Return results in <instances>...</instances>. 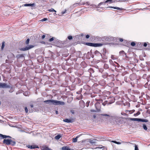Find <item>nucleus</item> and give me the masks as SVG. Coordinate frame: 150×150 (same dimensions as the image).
Wrapping results in <instances>:
<instances>
[{
  "mask_svg": "<svg viewBox=\"0 0 150 150\" xmlns=\"http://www.w3.org/2000/svg\"><path fill=\"white\" fill-rule=\"evenodd\" d=\"M3 143L7 145H11L12 146L15 145L16 142L11 139H4L3 141Z\"/></svg>",
  "mask_w": 150,
  "mask_h": 150,
  "instance_id": "1",
  "label": "nucleus"
},
{
  "mask_svg": "<svg viewBox=\"0 0 150 150\" xmlns=\"http://www.w3.org/2000/svg\"><path fill=\"white\" fill-rule=\"evenodd\" d=\"M91 38L92 40L94 42L102 41V37H101L98 36H92Z\"/></svg>",
  "mask_w": 150,
  "mask_h": 150,
  "instance_id": "2",
  "label": "nucleus"
},
{
  "mask_svg": "<svg viewBox=\"0 0 150 150\" xmlns=\"http://www.w3.org/2000/svg\"><path fill=\"white\" fill-rule=\"evenodd\" d=\"M65 103L64 102L60 101L53 100V105H65Z\"/></svg>",
  "mask_w": 150,
  "mask_h": 150,
  "instance_id": "3",
  "label": "nucleus"
},
{
  "mask_svg": "<svg viewBox=\"0 0 150 150\" xmlns=\"http://www.w3.org/2000/svg\"><path fill=\"white\" fill-rule=\"evenodd\" d=\"M11 87V86L9 85H7L5 83H0V88H10Z\"/></svg>",
  "mask_w": 150,
  "mask_h": 150,
  "instance_id": "4",
  "label": "nucleus"
},
{
  "mask_svg": "<svg viewBox=\"0 0 150 150\" xmlns=\"http://www.w3.org/2000/svg\"><path fill=\"white\" fill-rule=\"evenodd\" d=\"M33 47V45H30L25 47L22 48L20 49V50L22 51L27 50Z\"/></svg>",
  "mask_w": 150,
  "mask_h": 150,
  "instance_id": "5",
  "label": "nucleus"
},
{
  "mask_svg": "<svg viewBox=\"0 0 150 150\" xmlns=\"http://www.w3.org/2000/svg\"><path fill=\"white\" fill-rule=\"evenodd\" d=\"M54 100H48L44 101V102L50 105H53Z\"/></svg>",
  "mask_w": 150,
  "mask_h": 150,
  "instance_id": "6",
  "label": "nucleus"
},
{
  "mask_svg": "<svg viewBox=\"0 0 150 150\" xmlns=\"http://www.w3.org/2000/svg\"><path fill=\"white\" fill-rule=\"evenodd\" d=\"M85 3H81V2H79V3H76L73 5V7H75L76 6H81L82 5H84L85 4Z\"/></svg>",
  "mask_w": 150,
  "mask_h": 150,
  "instance_id": "7",
  "label": "nucleus"
},
{
  "mask_svg": "<svg viewBox=\"0 0 150 150\" xmlns=\"http://www.w3.org/2000/svg\"><path fill=\"white\" fill-rule=\"evenodd\" d=\"M102 41L103 42H105V41H108V37L105 36L102 37Z\"/></svg>",
  "mask_w": 150,
  "mask_h": 150,
  "instance_id": "8",
  "label": "nucleus"
},
{
  "mask_svg": "<svg viewBox=\"0 0 150 150\" xmlns=\"http://www.w3.org/2000/svg\"><path fill=\"white\" fill-rule=\"evenodd\" d=\"M63 121L64 122L67 123H72L73 122V120L69 119H64Z\"/></svg>",
  "mask_w": 150,
  "mask_h": 150,
  "instance_id": "9",
  "label": "nucleus"
},
{
  "mask_svg": "<svg viewBox=\"0 0 150 150\" xmlns=\"http://www.w3.org/2000/svg\"><path fill=\"white\" fill-rule=\"evenodd\" d=\"M35 5V4L33 3L32 4H26L23 5V6H33Z\"/></svg>",
  "mask_w": 150,
  "mask_h": 150,
  "instance_id": "10",
  "label": "nucleus"
},
{
  "mask_svg": "<svg viewBox=\"0 0 150 150\" xmlns=\"http://www.w3.org/2000/svg\"><path fill=\"white\" fill-rule=\"evenodd\" d=\"M7 57L8 59L11 58L14 59V58L15 57V56L14 55L13 53H10L8 54V55Z\"/></svg>",
  "mask_w": 150,
  "mask_h": 150,
  "instance_id": "11",
  "label": "nucleus"
},
{
  "mask_svg": "<svg viewBox=\"0 0 150 150\" xmlns=\"http://www.w3.org/2000/svg\"><path fill=\"white\" fill-rule=\"evenodd\" d=\"M28 147L30 149H34L35 148H38V147L37 146L35 145H29L28 146Z\"/></svg>",
  "mask_w": 150,
  "mask_h": 150,
  "instance_id": "12",
  "label": "nucleus"
},
{
  "mask_svg": "<svg viewBox=\"0 0 150 150\" xmlns=\"http://www.w3.org/2000/svg\"><path fill=\"white\" fill-rule=\"evenodd\" d=\"M86 44L88 46L94 47L95 43L90 42H86Z\"/></svg>",
  "mask_w": 150,
  "mask_h": 150,
  "instance_id": "13",
  "label": "nucleus"
},
{
  "mask_svg": "<svg viewBox=\"0 0 150 150\" xmlns=\"http://www.w3.org/2000/svg\"><path fill=\"white\" fill-rule=\"evenodd\" d=\"M129 119H130V120L131 121H137L139 122L140 118H130Z\"/></svg>",
  "mask_w": 150,
  "mask_h": 150,
  "instance_id": "14",
  "label": "nucleus"
},
{
  "mask_svg": "<svg viewBox=\"0 0 150 150\" xmlns=\"http://www.w3.org/2000/svg\"><path fill=\"white\" fill-rule=\"evenodd\" d=\"M89 142L92 145L95 144L96 143L95 140H92L89 141Z\"/></svg>",
  "mask_w": 150,
  "mask_h": 150,
  "instance_id": "15",
  "label": "nucleus"
},
{
  "mask_svg": "<svg viewBox=\"0 0 150 150\" xmlns=\"http://www.w3.org/2000/svg\"><path fill=\"white\" fill-rule=\"evenodd\" d=\"M107 2H105V1L104 2H101L100 3H99L97 6L95 5H94V7H95L96 8L98 7L99 6H100L101 4L105 5L106 3Z\"/></svg>",
  "mask_w": 150,
  "mask_h": 150,
  "instance_id": "16",
  "label": "nucleus"
},
{
  "mask_svg": "<svg viewBox=\"0 0 150 150\" xmlns=\"http://www.w3.org/2000/svg\"><path fill=\"white\" fill-rule=\"evenodd\" d=\"M113 8L115 9H117V10H121L122 9V8H119L118 7H113V6H109V7H107V8Z\"/></svg>",
  "mask_w": 150,
  "mask_h": 150,
  "instance_id": "17",
  "label": "nucleus"
},
{
  "mask_svg": "<svg viewBox=\"0 0 150 150\" xmlns=\"http://www.w3.org/2000/svg\"><path fill=\"white\" fill-rule=\"evenodd\" d=\"M103 43H95L94 47H101L103 45Z\"/></svg>",
  "mask_w": 150,
  "mask_h": 150,
  "instance_id": "18",
  "label": "nucleus"
},
{
  "mask_svg": "<svg viewBox=\"0 0 150 150\" xmlns=\"http://www.w3.org/2000/svg\"><path fill=\"white\" fill-rule=\"evenodd\" d=\"M62 150H70V149L67 146H64L62 147Z\"/></svg>",
  "mask_w": 150,
  "mask_h": 150,
  "instance_id": "19",
  "label": "nucleus"
},
{
  "mask_svg": "<svg viewBox=\"0 0 150 150\" xmlns=\"http://www.w3.org/2000/svg\"><path fill=\"white\" fill-rule=\"evenodd\" d=\"M105 2H109V4H111L112 3L115 2V1L114 0H107L105 1Z\"/></svg>",
  "mask_w": 150,
  "mask_h": 150,
  "instance_id": "20",
  "label": "nucleus"
},
{
  "mask_svg": "<svg viewBox=\"0 0 150 150\" xmlns=\"http://www.w3.org/2000/svg\"><path fill=\"white\" fill-rule=\"evenodd\" d=\"M108 42H110L111 41L114 40H115V38H113L112 37L108 36Z\"/></svg>",
  "mask_w": 150,
  "mask_h": 150,
  "instance_id": "21",
  "label": "nucleus"
},
{
  "mask_svg": "<svg viewBox=\"0 0 150 150\" xmlns=\"http://www.w3.org/2000/svg\"><path fill=\"white\" fill-rule=\"evenodd\" d=\"M139 122H147L148 120L147 119H141L140 118Z\"/></svg>",
  "mask_w": 150,
  "mask_h": 150,
  "instance_id": "22",
  "label": "nucleus"
},
{
  "mask_svg": "<svg viewBox=\"0 0 150 150\" xmlns=\"http://www.w3.org/2000/svg\"><path fill=\"white\" fill-rule=\"evenodd\" d=\"M142 127L143 129L145 130H146L147 129V128L146 125L143 124L142 125Z\"/></svg>",
  "mask_w": 150,
  "mask_h": 150,
  "instance_id": "23",
  "label": "nucleus"
},
{
  "mask_svg": "<svg viewBox=\"0 0 150 150\" xmlns=\"http://www.w3.org/2000/svg\"><path fill=\"white\" fill-rule=\"evenodd\" d=\"M78 138V137H76L75 138H74L73 139L72 141L74 142H76L77 141V139Z\"/></svg>",
  "mask_w": 150,
  "mask_h": 150,
  "instance_id": "24",
  "label": "nucleus"
},
{
  "mask_svg": "<svg viewBox=\"0 0 150 150\" xmlns=\"http://www.w3.org/2000/svg\"><path fill=\"white\" fill-rule=\"evenodd\" d=\"M61 137V136L60 135H58L55 137V138L56 139L58 140Z\"/></svg>",
  "mask_w": 150,
  "mask_h": 150,
  "instance_id": "25",
  "label": "nucleus"
},
{
  "mask_svg": "<svg viewBox=\"0 0 150 150\" xmlns=\"http://www.w3.org/2000/svg\"><path fill=\"white\" fill-rule=\"evenodd\" d=\"M0 136L2 137L3 139L7 138V135H3L1 134H0Z\"/></svg>",
  "mask_w": 150,
  "mask_h": 150,
  "instance_id": "26",
  "label": "nucleus"
},
{
  "mask_svg": "<svg viewBox=\"0 0 150 150\" xmlns=\"http://www.w3.org/2000/svg\"><path fill=\"white\" fill-rule=\"evenodd\" d=\"M109 67L108 65L107 64H105L104 66V68L105 69H108Z\"/></svg>",
  "mask_w": 150,
  "mask_h": 150,
  "instance_id": "27",
  "label": "nucleus"
},
{
  "mask_svg": "<svg viewBox=\"0 0 150 150\" xmlns=\"http://www.w3.org/2000/svg\"><path fill=\"white\" fill-rule=\"evenodd\" d=\"M103 147V146L102 145H99L98 147H97L95 148V149H102Z\"/></svg>",
  "mask_w": 150,
  "mask_h": 150,
  "instance_id": "28",
  "label": "nucleus"
},
{
  "mask_svg": "<svg viewBox=\"0 0 150 150\" xmlns=\"http://www.w3.org/2000/svg\"><path fill=\"white\" fill-rule=\"evenodd\" d=\"M140 114V112L139 111H138L137 113L134 114V115L135 116H136L139 115Z\"/></svg>",
  "mask_w": 150,
  "mask_h": 150,
  "instance_id": "29",
  "label": "nucleus"
},
{
  "mask_svg": "<svg viewBox=\"0 0 150 150\" xmlns=\"http://www.w3.org/2000/svg\"><path fill=\"white\" fill-rule=\"evenodd\" d=\"M48 11H54L55 12H56V11L53 8H51L50 9H49Z\"/></svg>",
  "mask_w": 150,
  "mask_h": 150,
  "instance_id": "30",
  "label": "nucleus"
},
{
  "mask_svg": "<svg viewBox=\"0 0 150 150\" xmlns=\"http://www.w3.org/2000/svg\"><path fill=\"white\" fill-rule=\"evenodd\" d=\"M101 115L103 116H108L110 117V115H109L106 114H101Z\"/></svg>",
  "mask_w": 150,
  "mask_h": 150,
  "instance_id": "31",
  "label": "nucleus"
},
{
  "mask_svg": "<svg viewBox=\"0 0 150 150\" xmlns=\"http://www.w3.org/2000/svg\"><path fill=\"white\" fill-rule=\"evenodd\" d=\"M24 57V56H23V54H20L18 55L17 56V57L18 58H20V57Z\"/></svg>",
  "mask_w": 150,
  "mask_h": 150,
  "instance_id": "32",
  "label": "nucleus"
},
{
  "mask_svg": "<svg viewBox=\"0 0 150 150\" xmlns=\"http://www.w3.org/2000/svg\"><path fill=\"white\" fill-rule=\"evenodd\" d=\"M100 105V104L98 103H96L95 105V106L96 109H97V110H98V109L97 106V105Z\"/></svg>",
  "mask_w": 150,
  "mask_h": 150,
  "instance_id": "33",
  "label": "nucleus"
},
{
  "mask_svg": "<svg viewBox=\"0 0 150 150\" xmlns=\"http://www.w3.org/2000/svg\"><path fill=\"white\" fill-rule=\"evenodd\" d=\"M5 45V42H3L2 43V46H1V49H3Z\"/></svg>",
  "mask_w": 150,
  "mask_h": 150,
  "instance_id": "34",
  "label": "nucleus"
},
{
  "mask_svg": "<svg viewBox=\"0 0 150 150\" xmlns=\"http://www.w3.org/2000/svg\"><path fill=\"white\" fill-rule=\"evenodd\" d=\"M29 40H30L29 38L27 39L25 42V44L27 45L29 43Z\"/></svg>",
  "mask_w": 150,
  "mask_h": 150,
  "instance_id": "35",
  "label": "nucleus"
},
{
  "mask_svg": "<svg viewBox=\"0 0 150 150\" xmlns=\"http://www.w3.org/2000/svg\"><path fill=\"white\" fill-rule=\"evenodd\" d=\"M135 150H139L137 145L135 144Z\"/></svg>",
  "mask_w": 150,
  "mask_h": 150,
  "instance_id": "36",
  "label": "nucleus"
},
{
  "mask_svg": "<svg viewBox=\"0 0 150 150\" xmlns=\"http://www.w3.org/2000/svg\"><path fill=\"white\" fill-rule=\"evenodd\" d=\"M111 58L112 59H116V58L115 57L114 55H111Z\"/></svg>",
  "mask_w": 150,
  "mask_h": 150,
  "instance_id": "37",
  "label": "nucleus"
},
{
  "mask_svg": "<svg viewBox=\"0 0 150 150\" xmlns=\"http://www.w3.org/2000/svg\"><path fill=\"white\" fill-rule=\"evenodd\" d=\"M135 45V43L134 42H132L131 43V45L132 46H134Z\"/></svg>",
  "mask_w": 150,
  "mask_h": 150,
  "instance_id": "38",
  "label": "nucleus"
},
{
  "mask_svg": "<svg viewBox=\"0 0 150 150\" xmlns=\"http://www.w3.org/2000/svg\"><path fill=\"white\" fill-rule=\"evenodd\" d=\"M68 38L69 40H71L72 39V37L71 36H69L68 37Z\"/></svg>",
  "mask_w": 150,
  "mask_h": 150,
  "instance_id": "39",
  "label": "nucleus"
},
{
  "mask_svg": "<svg viewBox=\"0 0 150 150\" xmlns=\"http://www.w3.org/2000/svg\"><path fill=\"white\" fill-rule=\"evenodd\" d=\"M54 38H54V37H52L51 38H50L49 40V41L50 42H52V41H53L54 40Z\"/></svg>",
  "mask_w": 150,
  "mask_h": 150,
  "instance_id": "40",
  "label": "nucleus"
},
{
  "mask_svg": "<svg viewBox=\"0 0 150 150\" xmlns=\"http://www.w3.org/2000/svg\"><path fill=\"white\" fill-rule=\"evenodd\" d=\"M121 114L122 115H124L125 116H127V115L126 113H124V112H122L121 113Z\"/></svg>",
  "mask_w": 150,
  "mask_h": 150,
  "instance_id": "41",
  "label": "nucleus"
},
{
  "mask_svg": "<svg viewBox=\"0 0 150 150\" xmlns=\"http://www.w3.org/2000/svg\"><path fill=\"white\" fill-rule=\"evenodd\" d=\"M115 2H122L124 0H115Z\"/></svg>",
  "mask_w": 150,
  "mask_h": 150,
  "instance_id": "42",
  "label": "nucleus"
},
{
  "mask_svg": "<svg viewBox=\"0 0 150 150\" xmlns=\"http://www.w3.org/2000/svg\"><path fill=\"white\" fill-rule=\"evenodd\" d=\"M47 20V18H44L42 19L41 21H46Z\"/></svg>",
  "mask_w": 150,
  "mask_h": 150,
  "instance_id": "43",
  "label": "nucleus"
},
{
  "mask_svg": "<svg viewBox=\"0 0 150 150\" xmlns=\"http://www.w3.org/2000/svg\"><path fill=\"white\" fill-rule=\"evenodd\" d=\"M25 111L26 113H27L28 112V109L27 107H25Z\"/></svg>",
  "mask_w": 150,
  "mask_h": 150,
  "instance_id": "44",
  "label": "nucleus"
},
{
  "mask_svg": "<svg viewBox=\"0 0 150 150\" xmlns=\"http://www.w3.org/2000/svg\"><path fill=\"white\" fill-rule=\"evenodd\" d=\"M125 112L126 113H128V112H129V114H130V112H132V111H131V110L129 111L128 110H126Z\"/></svg>",
  "mask_w": 150,
  "mask_h": 150,
  "instance_id": "45",
  "label": "nucleus"
},
{
  "mask_svg": "<svg viewBox=\"0 0 150 150\" xmlns=\"http://www.w3.org/2000/svg\"><path fill=\"white\" fill-rule=\"evenodd\" d=\"M108 103V102L107 101H105V102H104L103 103V104L104 105H105L107 103Z\"/></svg>",
  "mask_w": 150,
  "mask_h": 150,
  "instance_id": "46",
  "label": "nucleus"
},
{
  "mask_svg": "<svg viewBox=\"0 0 150 150\" xmlns=\"http://www.w3.org/2000/svg\"><path fill=\"white\" fill-rule=\"evenodd\" d=\"M90 37V36L88 35H87L86 36V38L87 39L88 38Z\"/></svg>",
  "mask_w": 150,
  "mask_h": 150,
  "instance_id": "47",
  "label": "nucleus"
},
{
  "mask_svg": "<svg viewBox=\"0 0 150 150\" xmlns=\"http://www.w3.org/2000/svg\"><path fill=\"white\" fill-rule=\"evenodd\" d=\"M131 111H132V112H130V114H132V113L134 112L135 111V110H131Z\"/></svg>",
  "mask_w": 150,
  "mask_h": 150,
  "instance_id": "48",
  "label": "nucleus"
},
{
  "mask_svg": "<svg viewBox=\"0 0 150 150\" xmlns=\"http://www.w3.org/2000/svg\"><path fill=\"white\" fill-rule=\"evenodd\" d=\"M116 144H121V142H117Z\"/></svg>",
  "mask_w": 150,
  "mask_h": 150,
  "instance_id": "49",
  "label": "nucleus"
},
{
  "mask_svg": "<svg viewBox=\"0 0 150 150\" xmlns=\"http://www.w3.org/2000/svg\"><path fill=\"white\" fill-rule=\"evenodd\" d=\"M147 45V44L146 43H144V47H146Z\"/></svg>",
  "mask_w": 150,
  "mask_h": 150,
  "instance_id": "50",
  "label": "nucleus"
},
{
  "mask_svg": "<svg viewBox=\"0 0 150 150\" xmlns=\"http://www.w3.org/2000/svg\"><path fill=\"white\" fill-rule=\"evenodd\" d=\"M45 35H43L42 36V39H43L44 38H45Z\"/></svg>",
  "mask_w": 150,
  "mask_h": 150,
  "instance_id": "51",
  "label": "nucleus"
},
{
  "mask_svg": "<svg viewBox=\"0 0 150 150\" xmlns=\"http://www.w3.org/2000/svg\"><path fill=\"white\" fill-rule=\"evenodd\" d=\"M109 62L111 64L112 62V61L110 59L109 60Z\"/></svg>",
  "mask_w": 150,
  "mask_h": 150,
  "instance_id": "52",
  "label": "nucleus"
},
{
  "mask_svg": "<svg viewBox=\"0 0 150 150\" xmlns=\"http://www.w3.org/2000/svg\"><path fill=\"white\" fill-rule=\"evenodd\" d=\"M112 142L116 144L117 142L115 141H112Z\"/></svg>",
  "mask_w": 150,
  "mask_h": 150,
  "instance_id": "53",
  "label": "nucleus"
},
{
  "mask_svg": "<svg viewBox=\"0 0 150 150\" xmlns=\"http://www.w3.org/2000/svg\"><path fill=\"white\" fill-rule=\"evenodd\" d=\"M122 143H130V142H124L123 141H122Z\"/></svg>",
  "mask_w": 150,
  "mask_h": 150,
  "instance_id": "54",
  "label": "nucleus"
},
{
  "mask_svg": "<svg viewBox=\"0 0 150 150\" xmlns=\"http://www.w3.org/2000/svg\"><path fill=\"white\" fill-rule=\"evenodd\" d=\"M120 42H122L123 41V39L122 38H120Z\"/></svg>",
  "mask_w": 150,
  "mask_h": 150,
  "instance_id": "55",
  "label": "nucleus"
},
{
  "mask_svg": "<svg viewBox=\"0 0 150 150\" xmlns=\"http://www.w3.org/2000/svg\"><path fill=\"white\" fill-rule=\"evenodd\" d=\"M93 118H94V119H95L96 118V116L95 115H94L93 116Z\"/></svg>",
  "mask_w": 150,
  "mask_h": 150,
  "instance_id": "56",
  "label": "nucleus"
},
{
  "mask_svg": "<svg viewBox=\"0 0 150 150\" xmlns=\"http://www.w3.org/2000/svg\"><path fill=\"white\" fill-rule=\"evenodd\" d=\"M91 112H96V111L95 110H91Z\"/></svg>",
  "mask_w": 150,
  "mask_h": 150,
  "instance_id": "57",
  "label": "nucleus"
},
{
  "mask_svg": "<svg viewBox=\"0 0 150 150\" xmlns=\"http://www.w3.org/2000/svg\"><path fill=\"white\" fill-rule=\"evenodd\" d=\"M7 138H11V137L9 136H7Z\"/></svg>",
  "mask_w": 150,
  "mask_h": 150,
  "instance_id": "58",
  "label": "nucleus"
},
{
  "mask_svg": "<svg viewBox=\"0 0 150 150\" xmlns=\"http://www.w3.org/2000/svg\"><path fill=\"white\" fill-rule=\"evenodd\" d=\"M30 107H31V108H33V105H30Z\"/></svg>",
  "mask_w": 150,
  "mask_h": 150,
  "instance_id": "59",
  "label": "nucleus"
},
{
  "mask_svg": "<svg viewBox=\"0 0 150 150\" xmlns=\"http://www.w3.org/2000/svg\"><path fill=\"white\" fill-rule=\"evenodd\" d=\"M55 112L56 114L57 115L58 114V111H57L56 110L55 111Z\"/></svg>",
  "mask_w": 150,
  "mask_h": 150,
  "instance_id": "60",
  "label": "nucleus"
},
{
  "mask_svg": "<svg viewBox=\"0 0 150 150\" xmlns=\"http://www.w3.org/2000/svg\"><path fill=\"white\" fill-rule=\"evenodd\" d=\"M113 102H111V103H110V102H108V104H111V103H113Z\"/></svg>",
  "mask_w": 150,
  "mask_h": 150,
  "instance_id": "61",
  "label": "nucleus"
},
{
  "mask_svg": "<svg viewBox=\"0 0 150 150\" xmlns=\"http://www.w3.org/2000/svg\"><path fill=\"white\" fill-rule=\"evenodd\" d=\"M65 11L62 12V14H64V13H65Z\"/></svg>",
  "mask_w": 150,
  "mask_h": 150,
  "instance_id": "62",
  "label": "nucleus"
},
{
  "mask_svg": "<svg viewBox=\"0 0 150 150\" xmlns=\"http://www.w3.org/2000/svg\"><path fill=\"white\" fill-rule=\"evenodd\" d=\"M124 52V51H122V52H120V53H121V52Z\"/></svg>",
  "mask_w": 150,
  "mask_h": 150,
  "instance_id": "63",
  "label": "nucleus"
},
{
  "mask_svg": "<svg viewBox=\"0 0 150 150\" xmlns=\"http://www.w3.org/2000/svg\"><path fill=\"white\" fill-rule=\"evenodd\" d=\"M80 103L82 102H82H83V101H80Z\"/></svg>",
  "mask_w": 150,
  "mask_h": 150,
  "instance_id": "64",
  "label": "nucleus"
}]
</instances>
